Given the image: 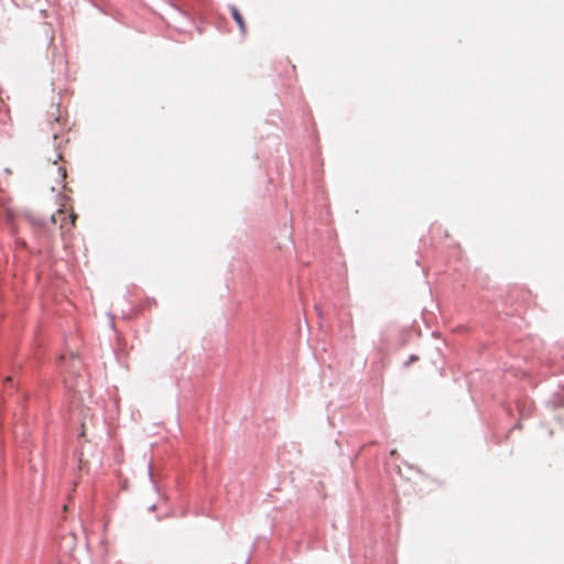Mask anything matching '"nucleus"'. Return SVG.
Returning a JSON list of instances; mask_svg holds the SVG:
<instances>
[{
    "mask_svg": "<svg viewBox=\"0 0 564 564\" xmlns=\"http://www.w3.org/2000/svg\"><path fill=\"white\" fill-rule=\"evenodd\" d=\"M230 12H231V15H232L234 20L238 24L240 31L242 33H245L246 32V23H245V20L242 18V15L239 12V10L235 6H231L230 7Z\"/></svg>",
    "mask_w": 564,
    "mask_h": 564,
    "instance_id": "20e7f679",
    "label": "nucleus"
},
{
    "mask_svg": "<svg viewBox=\"0 0 564 564\" xmlns=\"http://www.w3.org/2000/svg\"><path fill=\"white\" fill-rule=\"evenodd\" d=\"M46 173L54 180L56 186L61 188L65 187L66 169L59 165L56 160L47 166Z\"/></svg>",
    "mask_w": 564,
    "mask_h": 564,
    "instance_id": "7ed1b4c3",
    "label": "nucleus"
},
{
    "mask_svg": "<svg viewBox=\"0 0 564 564\" xmlns=\"http://www.w3.org/2000/svg\"><path fill=\"white\" fill-rule=\"evenodd\" d=\"M67 361H69V368H72L73 370H79L80 360L77 355L73 352L69 354Z\"/></svg>",
    "mask_w": 564,
    "mask_h": 564,
    "instance_id": "39448f33",
    "label": "nucleus"
},
{
    "mask_svg": "<svg viewBox=\"0 0 564 564\" xmlns=\"http://www.w3.org/2000/svg\"><path fill=\"white\" fill-rule=\"evenodd\" d=\"M76 218L77 215L73 210L66 215V212L59 208L51 216L50 221L59 224L61 236L65 238L75 228Z\"/></svg>",
    "mask_w": 564,
    "mask_h": 564,
    "instance_id": "f257e3e1",
    "label": "nucleus"
},
{
    "mask_svg": "<svg viewBox=\"0 0 564 564\" xmlns=\"http://www.w3.org/2000/svg\"><path fill=\"white\" fill-rule=\"evenodd\" d=\"M47 123L50 126L53 139L56 140L66 127V120L62 117L58 106L53 105L51 107V111L47 116Z\"/></svg>",
    "mask_w": 564,
    "mask_h": 564,
    "instance_id": "f03ea898",
    "label": "nucleus"
},
{
    "mask_svg": "<svg viewBox=\"0 0 564 564\" xmlns=\"http://www.w3.org/2000/svg\"><path fill=\"white\" fill-rule=\"evenodd\" d=\"M61 360L66 361V360H67V357H66L65 355H62V356H61Z\"/></svg>",
    "mask_w": 564,
    "mask_h": 564,
    "instance_id": "423d86ee",
    "label": "nucleus"
}]
</instances>
